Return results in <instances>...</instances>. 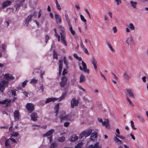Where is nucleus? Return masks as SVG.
<instances>
[{"label": "nucleus", "mask_w": 148, "mask_h": 148, "mask_svg": "<svg viewBox=\"0 0 148 148\" xmlns=\"http://www.w3.org/2000/svg\"><path fill=\"white\" fill-rule=\"evenodd\" d=\"M80 17L82 21L86 23V20L84 16L82 14H81L80 15Z\"/></svg>", "instance_id": "37998d69"}, {"label": "nucleus", "mask_w": 148, "mask_h": 148, "mask_svg": "<svg viewBox=\"0 0 148 148\" xmlns=\"http://www.w3.org/2000/svg\"><path fill=\"white\" fill-rule=\"evenodd\" d=\"M11 93L12 95H13L14 96H15L16 95V90H11Z\"/></svg>", "instance_id": "09e8293b"}, {"label": "nucleus", "mask_w": 148, "mask_h": 148, "mask_svg": "<svg viewBox=\"0 0 148 148\" xmlns=\"http://www.w3.org/2000/svg\"><path fill=\"white\" fill-rule=\"evenodd\" d=\"M42 11L41 10H40L38 12V18H39L41 16L42 14Z\"/></svg>", "instance_id": "13d9d810"}, {"label": "nucleus", "mask_w": 148, "mask_h": 148, "mask_svg": "<svg viewBox=\"0 0 148 148\" xmlns=\"http://www.w3.org/2000/svg\"><path fill=\"white\" fill-rule=\"evenodd\" d=\"M5 146L7 148H11V145L10 144V139H8L6 140L5 142Z\"/></svg>", "instance_id": "4be33fe9"}, {"label": "nucleus", "mask_w": 148, "mask_h": 148, "mask_svg": "<svg viewBox=\"0 0 148 148\" xmlns=\"http://www.w3.org/2000/svg\"><path fill=\"white\" fill-rule=\"evenodd\" d=\"M65 16L66 17V20L67 21V23H68L69 25H71L70 20V19L69 18L68 15H66Z\"/></svg>", "instance_id": "58836bf2"}, {"label": "nucleus", "mask_w": 148, "mask_h": 148, "mask_svg": "<svg viewBox=\"0 0 148 148\" xmlns=\"http://www.w3.org/2000/svg\"><path fill=\"white\" fill-rule=\"evenodd\" d=\"M112 29L114 33H116L117 31V29L116 27H113Z\"/></svg>", "instance_id": "680f3d73"}, {"label": "nucleus", "mask_w": 148, "mask_h": 148, "mask_svg": "<svg viewBox=\"0 0 148 148\" xmlns=\"http://www.w3.org/2000/svg\"><path fill=\"white\" fill-rule=\"evenodd\" d=\"M45 73V71H41L40 73V76L41 78H42L43 75Z\"/></svg>", "instance_id": "338daca9"}, {"label": "nucleus", "mask_w": 148, "mask_h": 148, "mask_svg": "<svg viewBox=\"0 0 148 148\" xmlns=\"http://www.w3.org/2000/svg\"><path fill=\"white\" fill-rule=\"evenodd\" d=\"M56 146V143H52L49 146V147L50 148H53Z\"/></svg>", "instance_id": "603ef678"}, {"label": "nucleus", "mask_w": 148, "mask_h": 148, "mask_svg": "<svg viewBox=\"0 0 148 148\" xmlns=\"http://www.w3.org/2000/svg\"><path fill=\"white\" fill-rule=\"evenodd\" d=\"M126 91H127V93L129 95V96L130 97H132L134 98L135 97L134 95V94L132 93V90L131 89H127Z\"/></svg>", "instance_id": "393cba45"}, {"label": "nucleus", "mask_w": 148, "mask_h": 148, "mask_svg": "<svg viewBox=\"0 0 148 148\" xmlns=\"http://www.w3.org/2000/svg\"><path fill=\"white\" fill-rule=\"evenodd\" d=\"M9 139H10V140H11L12 142L14 143H16V140L15 139H14V138H9Z\"/></svg>", "instance_id": "bf43d9fd"}, {"label": "nucleus", "mask_w": 148, "mask_h": 148, "mask_svg": "<svg viewBox=\"0 0 148 148\" xmlns=\"http://www.w3.org/2000/svg\"><path fill=\"white\" fill-rule=\"evenodd\" d=\"M117 137L119 138L122 139H124L125 138V137H124L123 136L119 135V136H118Z\"/></svg>", "instance_id": "052dcab7"}, {"label": "nucleus", "mask_w": 148, "mask_h": 148, "mask_svg": "<svg viewBox=\"0 0 148 148\" xmlns=\"http://www.w3.org/2000/svg\"><path fill=\"white\" fill-rule=\"evenodd\" d=\"M102 125L103 126H105L107 128H109L110 126L109 124V120L108 119H106L102 123Z\"/></svg>", "instance_id": "4468645a"}, {"label": "nucleus", "mask_w": 148, "mask_h": 148, "mask_svg": "<svg viewBox=\"0 0 148 148\" xmlns=\"http://www.w3.org/2000/svg\"><path fill=\"white\" fill-rule=\"evenodd\" d=\"M62 22V18L61 16L58 14L56 13V23H60Z\"/></svg>", "instance_id": "ddd939ff"}, {"label": "nucleus", "mask_w": 148, "mask_h": 148, "mask_svg": "<svg viewBox=\"0 0 148 148\" xmlns=\"http://www.w3.org/2000/svg\"><path fill=\"white\" fill-rule=\"evenodd\" d=\"M62 114L60 115V118L61 119V121H67L69 119H70L69 115H64V114L65 113V112L64 111H62Z\"/></svg>", "instance_id": "7ed1b4c3"}, {"label": "nucleus", "mask_w": 148, "mask_h": 148, "mask_svg": "<svg viewBox=\"0 0 148 148\" xmlns=\"http://www.w3.org/2000/svg\"><path fill=\"white\" fill-rule=\"evenodd\" d=\"M59 74L60 75L62 73V61L60 60L59 61Z\"/></svg>", "instance_id": "6ab92c4d"}, {"label": "nucleus", "mask_w": 148, "mask_h": 148, "mask_svg": "<svg viewBox=\"0 0 148 148\" xmlns=\"http://www.w3.org/2000/svg\"><path fill=\"white\" fill-rule=\"evenodd\" d=\"M65 139V138L64 137L62 136V137H60L59 138V139H58V140L60 142H64V141Z\"/></svg>", "instance_id": "e433bc0d"}, {"label": "nucleus", "mask_w": 148, "mask_h": 148, "mask_svg": "<svg viewBox=\"0 0 148 148\" xmlns=\"http://www.w3.org/2000/svg\"><path fill=\"white\" fill-rule=\"evenodd\" d=\"M81 43H80V46L82 48H84V46L83 45V44L82 43V40H81Z\"/></svg>", "instance_id": "0e129e2a"}, {"label": "nucleus", "mask_w": 148, "mask_h": 148, "mask_svg": "<svg viewBox=\"0 0 148 148\" xmlns=\"http://www.w3.org/2000/svg\"><path fill=\"white\" fill-rule=\"evenodd\" d=\"M133 38L132 36L128 37L126 40V43L128 45L132 44L133 42Z\"/></svg>", "instance_id": "aec40b11"}, {"label": "nucleus", "mask_w": 148, "mask_h": 148, "mask_svg": "<svg viewBox=\"0 0 148 148\" xmlns=\"http://www.w3.org/2000/svg\"><path fill=\"white\" fill-rule=\"evenodd\" d=\"M69 30L71 33L73 35H74L75 34V32L73 29L72 25H69Z\"/></svg>", "instance_id": "473e14b6"}, {"label": "nucleus", "mask_w": 148, "mask_h": 148, "mask_svg": "<svg viewBox=\"0 0 148 148\" xmlns=\"http://www.w3.org/2000/svg\"><path fill=\"white\" fill-rule=\"evenodd\" d=\"M63 60L64 63L66 65V68L68 69L69 68L68 66L69 64V63L66 59V57L64 56V57Z\"/></svg>", "instance_id": "bb28decb"}, {"label": "nucleus", "mask_w": 148, "mask_h": 148, "mask_svg": "<svg viewBox=\"0 0 148 148\" xmlns=\"http://www.w3.org/2000/svg\"><path fill=\"white\" fill-rule=\"evenodd\" d=\"M11 102V100L10 99H5L2 101H0V104L5 105L6 106H10Z\"/></svg>", "instance_id": "0eeeda50"}, {"label": "nucleus", "mask_w": 148, "mask_h": 148, "mask_svg": "<svg viewBox=\"0 0 148 148\" xmlns=\"http://www.w3.org/2000/svg\"><path fill=\"white\" fill-rule=\"evenodd\" d=\"M97 137V133L96 132H93L91 134L90 139L92 140H94Z\"/></svg>", "instance_id": "a211bd4d"}, {"label": "nucleus", "mask_w": 148, "mask_h": 148, "mask_svg": "<svg viewBox=\"0 0 148 148\" xmlns=\"http://www.w3.org/2000/svg\"><path fill=\"white\" fill-rule=\"evenodd\" d=\"M58 27L61 31V32L60 33V34L62 42V44H64L65 46H67V44L65 38L66 33L64 32V28L60 25Z\"/></svg>", "instance_id": "f257e3e1"}, {"label": "nucleus", "mask_w": 148, "mask_h": 148, "mask_svg": "<svg viewBox=\"0 0 148 148\" xmlns=\"http://www.w3.org/2000/svg\"><path fill=\"white\" fill-rule=\"evenodd\" d=\"M82 64L83 67V71L84 72L87 73H89V69H87V66L85 63L83 61H82Z\"/></svg>", "instance_id": "9d476101"}, {"label": "nucleus", "mask_w": 148, "mask_h": 148, "mask_svg": "<svg viewBox=\"0 0 148 148\" xmlns=\"http://www.w3.org/2000/svg\"><path fill=\"white\" fill-rule=\"evenodd\" d=\"M124 77L127 80H128L130 78L131 76L128 75L126 72H125L123 75Z\"/></svg>", "instance_id": "c756f323"}, {"label": "nucleus", "mask_w": 148, "mask_h": 148, "mask_svg": "<svg viewBox=\"0 0 148 148\" xmlns=\"http://www.w3.org/2000/svg\"><path fill=\"white\" fill-rule=\"evenodd\" d=\"M84 132V136L85 138L89 136L92 132L91 130L83 131Z\"/></svg>", "instance_id": "5701e85b"}, {"label": "nucleus", "mask_w": 148, "mask_h": 148, "mask_svg": "<svg viewBox=\"0 0 148 148\" xmlns=\"http://www.w3.org/2000/svg\"><path fill=\"white\" fill-rule=\"evenodd\" d=\"M4 76L5 79L8 80H10L11 79H13L14 78L10 74H6Z\"/></svg>", "instance_id": "dca6fc26"}, {"label": "nucleus", "mask_w": 148, "mask_h": 148, "mask_svg": "<svg viewBox=\"0 0 148 148\" xmlns=\"http://www.w3.org/2000/svg\"><path fill=\"white\" fill-rule=\"evenodd\" d=\"M114 140L116 143H119L120 144L122 143V141L118 138L117 137L114 138Z\"/></svg>", "instance_id": "c85d7f7f"}, {"label": "nucleus", "mask_w": 148, "mask_h": 148, "mask_svg": "<svg viewBox=\"0 0 148 148\" xmlns=\"http://www.w3.org/2000/svg\"><path fill=\"white\" fill-rule=\"evenodd\" d=\"M79 103V101L76 100L75 98H72L71 100V106L72 108H73L75 106H78Z\"/></svg>", "instance_id": "20e7f679"}, {"label": "nucleus", "mask_w": 148, "mask_h": 148, "mask_svg": "<svg viewBox=\"0 0 148 148\" xmlns=\"http://www.w3.org/2000/svg\"><path fill=\"white\" fill-rule=\"evenodd\" d=\"M130 3L132 6L134 8H135L136 7L137 3L136 2H134L133 1H130Z\"/></svg>", "instance_id": "cd10ccee"}, {"label": "nucleus", "mask_w": 148, "mask_h": 148, "mask_svg": "<svg viewBox=\"0 0 148 148\" xmlns=\"http://www.w3.org/2000/svg\"><path fill=\"white\" fill-rule=\"evenodd\" d=\"M70 124V123L69 122H66L64 123V126L65 127H68L69 124Z\"/></svg>", "instance_id": "e2e57ef3"}, {"label": "nucleus", "mask_w": 148, "mask_h": 148, "mask_svg": "<svg viewBox=\"0 0 148 148\" xmlns=\"http://www.w3.org/2000/svg\"><path fill=\"white\" fill-rule=\"evenodd\" d=\"M126 99H127V101L129 102V103L130 104V105H131L133 107L134 106V105L133 104V103L130 100V99L128 98V97H127Z\"/></svg>", "instance_id": "a18cd8bd"}, {"label": "nucleus", "mask_w": 148, "mask_h": 148, "mask_svg": "<svg viewBox=\"0 0 148 148\" xmlns=\"http://www.w3.org/2000/svg\"><path fill=\"white\" fill-rule=\"evenodd\" d=\"M56 100V98L55 97H52L50 98L47 99L45 101V103H49L50 102H54Z\"/></svg>", "instance_id": "412c9836"}, {"label": "nucleus", "mask_w": 148, "mask_h": 148, "mask_svg": "<svg viewBox=\"0 0 148 148\" xmlns=\"http://www.w3.org/2000/svg\"><path fill=\"white\" fill-rule=\"evenodd\" d=\"M28 82V81L27 80H26L25 81H24L23 83L22 84V86L23 87H24L25 85H26L27 82Z\"/></svg>", "instance_id": "3c124183"}, {"label": "nucleus", "mask_w": 148, "mask_h": 148, "mask_svg": "<svg viewBox=\"0 0 148 148\" xmlns=\"http://www.w3.org/2000/svg\"><path fill=\"white\" fill-rule=\"evenodd\" d=\"M108 45L109 47V48H110V49L111 50V51L112 52H114L115 51L112 48L111 45L110 44L108 43Z\"/></svg>", "instance_id": "864d4df0"}, {"label": "nucleus", "mask_w": 148, "mask_h": 148, "mask_svg": "<svg viewBox=\"0 0 148 148\" xmlns=\"http://www.w3.org/2000/svg\"><path fill=\"white\" fill-rule=\"evenodd\" d=\"M85 79V77L83 75H81L80 77L79 82L82 83L83 82Z\"/></svg>", "instance_id": "7c9ffc66"}, {"label": "nucleus", "mask_w": 148, "mask_h": 148, "mask_svg": "<svg viewBox=\"0 0 148 148\" xmlns=\"http://www.w3.org/2000/svg\"><path fill=\"white\" fill-rule=\"evenodd\" d=\"M38 81V80L37 79H31V81L30 82V83L32 84H36L37 82Z\"/></svg>", "instance_id": "72a5a7b5"}, {"label": "nucleus", "mask_w": 148, "mask_h": 148, "mask_svg": "<svg viewBox=\"0 0 148 148\" xmlns=\"http://www.w3.org/2000/svg\"><path fill=\"white\" fill-rule=\"evenodd\" d=\"M14 116L15 120H18L20 116L19 112L18 110L15 111L14 113Z\"/></svg>", "instance_id": "f8f14e48"}, {"label": "nucleus", "mask_w": 148, "mask_h": 148, "mask_svg": "<svg viewBox=\"0 0 148 148\" xmlns=\"http://www.w3.org/2000/svg\"><path fill=\"white\" fill-rule=\"evenodd\" d=\"M54 47H55V45H52L51 47V49L52 50H53V56L54 58H55V52Z\"/></svg>", "instance_id": "a19ab883"}, {"label": "nucleus", "mask_w": 148, "mask_h": 148, "mask_svg": "<svg viewBox=\"0 0 148 148\" xmlns=\"http://www.w3.org/2000/svg\"><path fill=\"white\" fill-rule=\"evenodd\" d=\"M26 107L29 112H31L34 110V106L33 104L28 103H27Z\"/></svg>", "instance_id": "423d86ee"}, {"label": "nucleus", "mask_w": 148, "mask_h": 148, "mask_svg": "<svg viewBox=\"0 0 148 148\" xmlns=\"http://www.w3.org/2000/svg\"><path fill=\"white\" fill-rule=\"evenodd\" d=\"M120 132L119 131V129L117 128L116 130V133L115 134L116 136V137L118 136L119 135H120Z\"/></svg>", "instance_id": "c03bdc74"}, {"label": "nucleus", "mask_w": 148, "mask_h": 148, "mask_svg": "<svg viewBox=\"0 0 148 148\" xmlns=\"http://www.w3.org/2000/svg\"><path fill=\"white\" fill-rule=\"evenodd\" d=\"M55 132V130L52 129L49 130L48 132L45 133L43 135L44 137H48L49 136H51L52 133Z\"/></svg>", "instance_id": "6e6552de"}, {"label": "nucleus", "mask_w": 148, "mask_h": 148, "mask_svg": "<svg viewBox=\"0 0 148 148\" xmlns=\"http://www.w3.org/2000/svg\"><path fill=\"white\" fill-rule=\"evenodd\" d=\"M31 119L33 121H35L37 120L38 116L37 114L35 112H32L31 115Z\"/></svg>", "instance_id": "9b49d317"}, {"label": "nucleus", "mask_w": 148, "mask_h": 148, "mask_svg": "<svg viewBox=\"0 0 148 148\" xmlns=\"http://www.w3.org/2000/svg\"><path fill=\"white\" fill-rule=\"evenodd\" d=\"M59 103H58L56 104V114L57 112L58 111V109L59 108Z\"/></svg>", "instance_id": "5fc2aeb1"}, {"label": "nucleus", "mask_w": 148, "mask_h": 148, "mask_svg": "<svg viewBox=\"0 0 148 148\" xmlns=\"http://www.w3.org/2000/svg\"><path fill=\"white\" fill-rule=\"evenodd\" d=\"M130 123L131 124V126L132 128L134 130H136V128L134 127V123L133 121H130Z\"/></svg>", "instance_id": "79ce46f5"}, {"label": "nucleus", "mask_w": 148, "mask_h": 148, "mask_svg": "<svg viewBox=\"0 0 148 148\" xmlns=\"http://www.w3.org/2000/svg\"><path fill=\"white\" fill-rule=\"evenodd\" d=\"M8 81L3 80L0 82V91L3 93L5 88V87L8 85Z\"/></svg>", "instance_id": "f03ea898"}, {"label": "nucleus", "mask_w": 148, "mask_h": 148, "mask_svg": "<svg viewBox=\"0 0 148 148\" xmlns=\"http://www.w3.org/2000/svg\"><path fill=\"white\" fill-rule=\"evenodd\" d=\"M115 1L116 2L117 4L118 5H119L122 2L121 0H115Z\"/></svg>", "instance_id": "4d7b16f0"}, {"label": "nucleus", "mask_w": 148, "mask_h": 148, "mask_svg": "<svg viewBox=\"0 0 148 148\" xmlns=\"http://www.w3.org/2000/svg\"><path fill=\"white\" fill-rule=\"evenodd\" d=\"M40 90H42V92H43V86L42 84L41 86L40 87Z\"/></svg>", "instance_id": "774afa93"}, {"label": "nucleus", "mask_w": 148, "mask_h": 148, "mask_svg": "<svg viewBox=\"0 0 148 148\" xmlns=\"http://www.w3.org/2000/svg\"><path fill=\"white\" fill-rule=\"evenodd\" d=\"M67 79L65 76H63L61 78V81L60 83V86L63 87L67 82Z\"/></svg>", "instance_id": "39448f33"}, {"label": "nucleus", "mask_w": 148, "mask_h": 148, "mask_svg": "<svg viewBox=\"0 0 148 148\" xmlns=\"http://www.w3.org/2000/svg\"><path fill=\"white\" fill-rule=\"evenodd\" d=\"M32 17V15H29L25 19V23L26 26H28V23L31 20Z\"/></svg>", "instance_id": "1a4fd4ad"}, {"label": "nucleus", "mask_w": 148, "mask_h": 148, "mask_svg": "<svg viewBox=\"0 0 148 148\" xmlns=\"http://www.w3.org/2000/svg\"><path fill=\"white\" fill-rule=\"evenodd\" d=\"M5 23V25H6L7 26V27H8L9 26L10 22L9 21H7Z\"/></svg>", "instance_id": "69168bd1"}, {"label": "nucleus", "mask_w": 148, "mask_h": 148, "mask_svg": "<svg viewBox=\"0 0 148 148\" xmlns=\"http://www.w3.org/2000/svg\"><path fill=\"white\" fill-rule=\"evenodd\" d=\"M15 7L16 9V10L17 11L19 9L20 7V4H17L15 5Z\"/></svg>", "instance_id": "49530a36"}, {"label": "nucleus", "mask_w": 148, "mask_h": 148, "mask_svg": "<svg viewBox=\"0 0 148 148\" xmlns=\"http://www.w3.org/2000/svg\"><path fill=\"white\" fill-rule=\"evenodd\" d=\"M78 139V137L75 135H73L70 138V140L72 141H74L77 140Z\"/></svg>", "instance_id": "a878e982"}, {"label": "nucleus", "mask_w": 148, "mask_h": 148, "mask_svg": "<svg viewBox=\"0 0 148 148\" xmlns=\"http://www.w3.org/2000/svg\"><path fill=\"white\" fill-rule=\"evenodd\" d=\"M92 64L94 66V68H95V70H97V61L95 60V59L94 57L92 58Z\"/></svg>", "instance_id": "2eb2a0df"}, {"label": "nucleus", "mask_w": 148, "mask_h": 148, "mask_svg": "<svg viewBox=\"0 0 148 148\" xmlns=\"http://www.w3.org/2000/svg\"><path fill=\"white\" fill-rule=\"evenodd\" d=\"M11 1H10L4 2L2 5V7L3 8L9 6L11 4Z\"/></svg>", "instance_id": "f3484780"}, {"label": "nucleus", "mask_w": 148, "mask_h": 148, "mask_svg": "<svg viewBox=\"0 0 148 148\" xmlns=\"http://www.w3.org/2000/svg\"><path fill=\"white\" fill-rule=\"evenodd\" d=\"M136 115L140 121H144V119L142 118L141 116L138 114H136Z\"/></svg>", "instance_id": "ea45409f"}, {"label": "nucleus", "mask_w": 148, "mask_h": 148, "mask_svg": "<svg viewBox=\"0 0 148 148\" xmlns=\"http://www.w3.org/2000/svg\"><path fill=\"white\" fill-rule=\"evenodd\" d=\"M129 27L132 30H134L135 29V27L133 24L132 23H130L129 24Z\"/></svg>", "instance_id": "c9c22d12"}, {"label": "nucleus", "mask_w": 148, "mask_h": 148, "mask_svg": "<svg viewBox=\"0 0 148 148\" xmlns=\"http://www.w3.org/2000/svg\"><path fill=\"white\" fill-rule=\"evenodd\" d=\"M49 39V37L48 36L46 35L45 36V42L46 43L47 42L48 40Z\"/></svg>", "instance_id": "6e6d98bb"}, {"label": "nucleus", "mask_w": 148, "mask_h": 148, "mask_svg": "<svg viewBox=\"0 0 148 148\" xmlns=\"http://www.w3.org/2000/svg\"><path fill=\"white\" fill-rule=\"evenodd\" d=\"M19 133L18 132H13L11 134L12 136L16 137L18 136Z\"/></svg>", "instance_id": "f704fd0d"}, {"label": "nucleus", "mask_w": 148, "mask_h": 148, "mask_svg": "<svg viewBox=\"0 0 148 148\" xmlns=\"http://www.w3.org/2000/svg\"><path fill=\"white\" fill-rule=\"evenodd\" d=\"M84 136V132L83 131L80 135L79 136V138H82Z\"/></svg>", "instance_id": "8fccbe9b"}, {"label": "nucleus", "mask_w": 148, "mask_h": 148, "mask_svg": "<svg viewBox=\"0 0 148 148\" xmlns=\"http://www.w3.org/2000/svg\"><path fill=\"white\" fill-rule=\"evenodd\" d=\"M56 8L59 11H60L62 10V8L60 5L59 4L58 1L56 0Z\"/></svg>", "instance_id": "2f4dec72"}, {"label": "nucleus", "mask_w": 148, "mask_h": 148, "mask_svg": "<svg viewBox=\"0 0 148 148\" xmlns=\"http://www.w3.org/2000/svg\"><path fill=\"white\" fill-rule=\"evenodd\" d=\"M99 143H96L95 145H89L87 148H101L100 147H99Z\"/></svg>", "instance_id": "b1692460"}, {"label": "nucleus", "mask_w": 148, "mask_h": 148, "mask_svg": "<svg viewBox=\"0 0 148 148\" xmlns=\"http://www.w3.org/2000/svg\"><path fill=\"white\" fill-rule=\"evenodd\" d=\"M67 73V71L66 69H64L62 73V75L63 76H65V74Z\"/></svg>", "instance_id": "de8ad7c7"}, {"label": "nucleus", "mask_w": 148, "mask_h": 148, "mask_svg": "<svg viewBox=\"0 0 148 148\" xmlns=\"http://www.w3.org/2000/svg\"><path fill=\"white\" fill-rule=\"evenodd\" d=\"M82 144L83 143H79L75 146V148H81L82 145Z\"/></svg>", "instance_id": "4c0bfd02"}]
</instances>
